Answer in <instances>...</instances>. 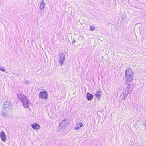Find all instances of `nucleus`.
<instances>
[{
    "label": "nucleus",
    "instance_id": "obj_10",
    "mask_svg": "<svg viewBox=\"0 0 146 146\" xmlns=\"http://www.w3.org/2000/svg\"><path fill=\"white\" fill-rule=\"evenodd\" d=\"M86 98L88 100L90 101L93 99V96L92 94H90L88 92L86 94Z\"/></svg>",
    "mask_w": 146,
    "mask_h": 146
},
{
    "label": "nucleus",
    "instance_id": "obj_1",
    "mask_svg": "<svg viewBox=\"0 0 146 146\" xmlns=\"http://www.w3.org/2000/svg\"><path fill=\"white\" fill-rule=\"evenodd\" d=\"M17 97L20 100L22 104L25 108H27L29 110V105L30 104V102L29 99L24 95L22 94H18Z\"/></svg>",
    "mask_w": 146,
    "mask_h": 146
},
{
    "label": "nucleus",
    "instance_id": "obj_9",
    "mask_svg": "<svg viewBox=\"0 0 146 146\" xmlns=\"http://www.w3.org/2000/svg\"><path fill=\"white\" fill-rule=\"evenodd\" d=\"M31 126L35 129H38L40 128V125L36 123L32 124Z\"/></svg>",
    "mask_w": 146,
    "mask_h": 146
},
{
    "label": "nucleus",
    "instance_id": "obj_18",
    "mask_svg": "<svg viewBox=\"0 0 146 146\" xmlns=\"http://www.w3.org/2000/svg\"><path fill=\"white\" fill-rule=\"evenodd\" d=\"M0 70L2 71H5V70L3 67H0Z\"/></svg>",
    "mask_w": 146,
    "mask_h": 146
},
{
    "label": "nucleus",
    "instance_id": "obj_2",
    "mask_svg": "<svg viewBox=\"0 0 146 146\" xmlns=\"http://www.w3.org/2000/svg\"><path fill=\"white\" fill-rule=\"evenodd\" d=\"M133 73L132 71L130 69H127L125 72L126 82L127 84L132 81L133 79Z\"/></svg>",
    "mask_w": 146,
    "mask_h": 146
},
{
    "label": "nucleus",
    "instance_id": "obj_6",
    "mask_svg": "<svg viewBox=\"0 0 146 146\" xmlns=\"http://www.w3.org/2000/svg\"><path fill=\"white\" fill-rule=\"evenodd\" d=\"M0 137L2 141L3 142H5L6 139V136L5 133L2 131L0 132Z\"/></svg>",
    "mask_w": 146,
    "mask_h": 146
},
{
    "label": "nucleus",
    "instance_id": "obj_16",
    "mask_svg": "<svg viewBox=\"0 0 146 146\" xmlns=\"http://www.w3.org/2000/svg\"><path fill=\"white\" fill-rule=\"evenodd\" d=\"M29 83L30 82L28 80H25L24 81L25 84L26 85H27L29 84Z\"/></svg>",
    "mask_w": 146,
    "mask_h": 146
},
{
    "label": "nucleus",
    "instance_id": "obj_3",
    "mask_svg": "<svg viewBox=\"0 0 146 146\" xmlns=\"http://www.w3.org/2000/svg\"><path fill=\"white\" fill-rule=\"evenodd\" d=\"M59 61L60 65L63 64L65 60V54H64L63 52H61L59 54Z\"/></svg>",
    "mask_w": 146,
    "mask_h": 146
},
{
    "label": "nucleus",
    "instance_id": "obj_11",
    "mask_svg": "<svg viewBox=\"0 0 146 146\" xmlns=\"http://www.w3.org/2000/svg\"><path fill=\"white\" fill-rule=\"evenodd\" d=\"M96 98H97V100H99L100 98L101 97V92L100 91H97L95 94Z\"/></svg>",
    "mask_w": 146,
    "mask_h": 146
},
{
    "label": "nucleus",
    "instance_id": "obj_4",
    "mask_svg": "<svg viewBox=\"0 0 146 146\" xmlns=\"http://www.w3.org/2000/svg\"><path fill=\"white\" fill-rule=\"evenodd\" d=\"M4 110L7 111L12 107V104L9 102H5L3 104Z\"/></svg>",
    "mask_w": 146,
    "mask_h": 146
},
{
    "label": "nucleus",
    "instance_id": "obj_12",
    "mask_svg": "<svg viewBox=\"0 0 146 146\" xmlns=\"http://www.w3.org/2000/svg\"><path fill=\"white\" fill-rule=\"evenodd\" d=\"M82 125H83L81 122H78L76 123V127H75V129L76 130H78L80 127H81L82 126Z\"/></svg>",
    "mask_w": 146,
    "mask_h": 146
},
{
    "label": "nucleus",
    "instance_id": "obj_14",
    "mask_svg": "<svg viewBox=\"0 0 146 146\" xmlns=\"http://www.w3.org/2000/svg\"><path fill=\"white\" fill-rule=\"evenodd\" d=\"M127 88L129 89V91L130 92L133 90V86L132 84H130L127 86Z\"/></svg>",
    "mask_w": 146,
    "mask_h": 146
},
{
    "label": "nucleus",
    "instance_id": "obj_7",
    "mask_svg": "<svg viewBox=\"0 0 146 146\" xmlns=\"http://www.w3.org/2000/svg\"><path fill=\"white\" fill-rule=\"evenodd\" d=\"M68 122V120H64L61 122L59 124V127H62L63 128L65 127V126H66Z\"/></svg>",
    "mask_w": 146,
    "mask_h": 146
},
{
    "label": "nucleus",
    "instance_id": "obj_5",
    "mask_svg": "<svg viewBox=\"0 0 146 146\" xmlns=\"http://www.w3.org/2000/svg\"><path fill=\"white\" fill-rule=\"evenodd\" d=\"M40 98L43 99H47L48 98V94L45 91H40L39 94Z\"/></svg>",
    "mask_w": 146,
    "mask_h": 146
},
{
    "label": "nucleus",
    "instance_id": "obj_19",
    "mask_svg": "<svg viewBox=\"0 0 146 146\" xmlns=\"http://www.w3.org/2000/svg\"><path fill=\"white\" fill-rule=\"evenodd\" d=\"M72 43L74 44V42H75L76 41L75 40H74V39H73V40H72Z\"/></svg>",
    "mask_w": 146,
    "mask_h": 146
},
{
    "label": "nucleus",
    "instance_id": "obj_20",
    "mask_svg": "<svg viewBox=\"0 0 146 146\" xmlns=\"http://www.w3.org/2000/svg\"><path fill=\"white\" fill-rule=\"evenodd\" d=\"M129 90H127V91L125 92H126V94L127 93L129 92Z\"/></svg>",
    "mask_w": 146,
    "mask_h": 146
},
{
    "label": "nucleus",
    "instance_id": "obj_15",
    "mask_svg": "<svg viewBox=\"0 0 146 146\" xmlns=\"http://www.w3.org/2000/svg\"><path fill=\"white\" fill-rule=\"evenodd\" d=\"M0 115L2 117L5 116L6 115V113L3 111H2L0 113Z\"/></svg>",
    "mask_w": 146,
    "mask_h": 146
},
{
    "label": "nucleus",
    "instance_id": "obj_17",
    "mask_svg": "<svg viewBox=\"0 0 146 146\" xmlns=\"http://www.w3.org/2000/svg\"><path fill=\"white\" fill-rule=\"evenodd\" d=\"M95 29V27L94 26H92L90 27V31H93Z\"/></svg>",
    "mask_w": 146,
    "mask_h": 146
},
{
    "label": "nucleus",
    "instance_id": "obj_13",
    "mask_svg": "<svg viewBox=\"0 0 146 146\" xmlns=\"http://www.w3.org/2000/svg\"><path fill=\"white\" fill-rule=\"evenodd\" d=\"M130 93V92L129 91L126 94V92L123 93L121 95V96H122V98L123 100H125L128 95V94Z\"/></svg>",
    "mask_w": 146,
    "mask_h": 146
},
{
    "label": "nucleus",
    "instance_id": "obj_8",
    "mask_svg": "<svg viewBox=\"0 0 146 146\" xmlns=\"http://www.w3.org/2000/svg\"><path fill=\"white\" fill-rule=\"evenodd\" d=\"M45 5V4L43 0L41 1L39 6L40 10V11L42 10L44 8V6Z\"/></svg>",
    "mask_w": 146,
    "mask_h": 146
}]
</instances>
